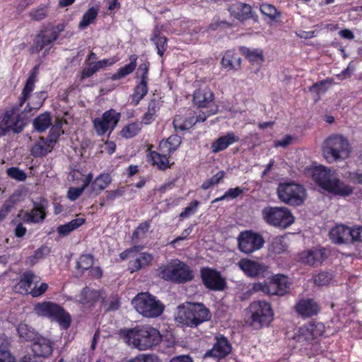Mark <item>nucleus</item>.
I'll use <instances>...</instances> for the list:
<instances>
[{"label":"nucleus","instance_id":"nucleus-56","mask_svg":"<svg viewBox=\"0 0 362 362\" xmlns=\"http://www.w3.org/2000/svg\"><path fill=\"white\" fill-rule=\"evenodd\" d=\"M311 334H312V332H310V330L309 325L302 327L299 329V334L298 336V340L299 341L313 340L315 339V337Z\"/></svg>","mask_w":362,"mask_h":362},{"label":"nucleus","instance_id":"nucleus-7","mask_svg":"<svg viewBox=\"0 0 362 362\" xmlns=\"http://www.w3.org/2000/svg\"><path fill=\"white\" fill-rule=\"evenodd\" d=\"M250 325L255 329L267 326L273 320V311L269 303L264 300L252 302L249 307Z\"/></svg>","mask_w":362,"mask_h":362},{"label":"nucleus","instance_id":"nucleus-27","mask_svg":"<svg viewBox=\"0 0 362 362\" xmlns=\"http://www.w3.org/2000/svg\"><path fill=\"white\" fill-rule=\"evenodd\" d=\"M214 95L213 92L209 88L197 90L194 93V103L199 107H205L208 103L213 101Z\"/></svg>","mask_w":362,"mask_h":362},{"label":"nucleus","instance_id":"nucleus-25","mask_svg":"<svg viewBox=\"0 0 362 362\" xmlns=\"http://www.w3.org/2000/svg\"><path fill=\"white\" fill-rule=\"evenodd\" d=\"M228 11L235 18L240 21H245L251 18V6L243 3H236L228 7Z\"/></svg>","mask_w":362,"mask_h":362},{"label":"nucleus","instance_id":"nucleus-40","mask_svg":"<svg viewBox=\"0 0 362 362\" xmlns=\"http://www.w3.org/2000/svg\"><path fill=\"white\" fill-rule=\"evenodd\" d=\"M98 8L95 7L90 8L83 16L81 21L78 24V28L81 30L87 28L92 23L98 16Z\"/></svg>","mask_w":362,"mask_h":362},{"label":"nucleus","instance_id":"nucleus-62","mask_svg":"<svg viewBox=\"0 0 362 362\" xmlns=\"http://www.w3.org/2000/svg\"><path fill=\"white\" fill-rule=\"evenodd\" d=\"M149 68V62H144L139 65L137 74L140 75L141 80L148 81V73Z\"/></svg>","mask_w":362,"mask_h":362},{"label":"nucleus","instance_id":"nucleus-6","mask_svg":"<svg viewBox=\"0 0 362 362\" xmlns=\"http://www.w3.org/2000/svg\"><path fill=\"white\" fill-rule=\"evenodd\" d=\"M158 271L159 276L164 280L178 284L189 281L194 277L193 271L182 262L160 267Z\"/></svg>","mask_w":362,"mask_h":362},{"label":"nucleus","instance_id":"nucleus-22","mask_svg":"<svg viewBox=\"0 0 362 362\" xmlns=\"http://www.w3.org/2000/svg\"><path fill=\"white\" fill-rule=\"evenodd\" d=\"M40 280V277L35 275L32 271H26L21 276V279L15 286V289L17 292L21 293H30L29 288L31 285L33 283H38Z\"/></svg>","mask_w":362,"mask_h":362},{"label":"nucleus","instance_id":"nucleus-4","mask_svg":"<svg viewBox=\"0 0 362 362\" xmlns=\"http://www.w3.org/2000/svg\"><path fill=\"white\" fill-rule=\"evenodd\" d=\"M351 151L349 141L341 134H332L324 142L322 153L328 163L344 160Z\"/></svg>","mask_w":362,"mask_h":362},{"label":"nucleus","instance_id":"nucleus-64","mask_svg":"<svg viewBox=\"0 0 362 362\" xmlns=\"http://www.w3.org/2000/svg\"><path fill=\"white\" fill-rule=\"evenodd\" d=\"M97 67H95L93 64H90L88 67L83 69L81 76V80L90 77L97 72Z\"/></svg>","mask_w":362,"mask_h":362},{"label":"nucleus","instance_id":"nucleus-19","mask_svg":"<svg viewBox=\"0 0 362 362\" xmlns=\"http://www.w3.org/2000/svg\"><path fill=\"white\" fill-rule=\"evenodd\" d=\"M238 265L247 276L250 277L257 276L265 270L264 264L248 259H241Z\"/></svg>","mask_w":362,"mask_h":362},{"label":"nucleus","instance_id":"nucleus-2","mask_svg":"<svg viewBox=\"0 0 362 362\" xmlns=\"http://www.w3.org/2000/svg\"><path fill=\"white\" fill-rule=\"evenodd\" d=\"M313 178L320 187L334 194L346 197L353 192L351 187L342 182L330 168L324 166L315 168Z\"/></svg>","mask_w":362,"mask_h":362},{"label":"nucleus","instance_id":"nucleus-17","mask_svg":"<svg viewBox=\"0 0 362 362\" xmlns=\"http://www.w3.org/2000/svg\"><path fill=\"white\" fill-rule=\"evenodd\" d=\"M47 202L43 199L40 203L33 202V208L30 211H26L23 214V210H21L18 215L22 216V220L25 223H37L42 221L46 217Z\"/></svg>","mask_w":362,"mask_h":362},{"label":"nucleus","instance_id":"nucleus-13","mask_svg":"<svg viewBox=\"0 0 362 362\" xmlns=\"http://www.w3.org/2000/svg\"><path fill=\"white\" fill-rule=\"evenodd\" d=\"M237 240L239 250L245 254H250L259 250L264 243L263 237L252 230L241 232Z\"/></svg>","mask_w":362,"mask_h":362},{"label":"nucleus","instance_id":"nucleus-47","mask_svg":"<svg viewBox=\"0 0 362 362\" xmlns=\"http://www.w3.org/2000/svg\"><path fill=\"white\" fill-rule=\"evenodd\" d=\"M7 175L11 178L14 179L17 181L22 182L26 180V173L16 167H11L7 169Z\"/></svg>","mask_w":362,"mask_h":362},{"label":"nucleus","instance_id":"nucleus-21","mask_svg":"<svg viewBox=\"0 0 362 362\" xmlns=\"http://www.w3.org/2000/svg\"><path fill=\"white\" fill-rule=\"evenodd\" d=\"M350 228L343 225H337L329 231V235L331 240L335 244H348Z\"/></svg>","mask_w":362,"mask_h":362},{"label":"nucleus","instance_id":"nucleus-49","mask_svg":"<svg viewBox=\"0 0 362 362\" xmlns=\"http://www.w3.org/2000/svg\"><path fill=\"white\" fill-rule=\"evenodd\" d=\"M35 81L30 78L27 79L25 85L22 91V98L20 99V106H22L25 101L28 99L29 94L33 90Z\"/></svg>","mask_w":362,"mask_h":362},{"label":"nucleus","instance_id":"nucleus-48","mask_svg":"<svg viewBox=\"0 0 362 362\" xmlns=\"http://www.w3.org/2000/svg\"><path fill=\"white\" fill-rule=\"evenodd\" d=\"M134 69L133 64H127L124 66L119 69L118 71L110 77V78L113 81L121 79L132 73Z\"/></svg>","mask_w":362,"mask_h":362},{"label":"nucleus","instance_id":"nucleus-39","mask_svg":"<svg viewBox=\"0 0 362 362\" xmlns=\"http://www.w3.org/2000/svg\"><path fill=\"white\" fill-rule=\"evenodd\" d=\"M287 248L285 239L282 236H276L272 238L269 250L274 254H281Z\"/></svg>","mask_w":362,"mask_h":362},{"label":"nucleus","instance_id":"nucleus-15","mask_svg":"<svg viewBox=\"0 0 362 362\" xmlns=\"http://www.w3.org/2000/svg\"><path fill=\"white\" fill-rule=\"evenodd\" d=\"M120 118V114L110 110L103 115L101 119L97 118L93 121L94 127L99 135H103L109 129L112 130L116 127Z\"/></svg>","mask_w":362,"mask_h":362},{"label":"nucleus","instance_id":"nucleus-44","mask_svg":"<svg viewBox=\"0 0 362 362\" xmlns=\"http://www.w3.org/2000/svg\"><path fill=\"white\" fill-rule=\"evenodd\" d=\"M150 155L153 165H156L159 169L165 170L168 167V158L166 156L156 151H152Z\"/></svg>","mask_w":362,"mask_h":362},{"label":"nucleus","instance_id":"nucleus-20","mask_svg":"<svg viewBox=\"0 0 362 362\" xmlns=\"http://www.w3.org/2000/svg\"><path fill=\"white\" fill-rule=\"evenodd\" d=\"M33 352L42 358H47L52 353L53 349L51 341L45 337L38 336L31 345Z\"/></svg>","mask_w":362,"mask_h":362},{"label":"nucleus","instance_id":"nucleus-26","mask_svg":"<svg viewBox=\"0 0 362 362\" xmlns=\"http://www.w3.org/2000/svg\"><path fill=\"white\" fill-rule=\"evenodd\" d=\"M239 140L238 136L233 133H228L225 136L219 137L211 145L212 151L218 153L227 148L230 144Z\"/></svg>","mask_w":362,"mask_h":362},{"label":"nucleus","instance_id":"nucleus-14","mask_svg":"<svg viewBox=\"0 0 362 362\" xmlns=\"http://www.w3.org/2000/svg\"><path fill=\"white\" fill-rule=\"evenodd\" d=\"M200 274L202 282L207 288L216 291H221L226 288V279L217 270L204 267L201 269Z\"/></svg>","mask_w":362,"mask_h":362},{"label":"nucleus","instance_id":"nucleus-51","mask_svg":"<svg viewBox=\"0 0 362 362\" xmlns=\"http://www.w3.org/2000/svg\"><path fill=\"white\" fill-rule=\"evenodd\" d=\"M332 279L331 273L327 272H323L319 273L314 277V282L317 286H325L327 285Z\"/></svg>","mask_w":362,"mask_h":362},{"label":"nucleus","instance_id":"nucleus-36","mask_svg":"<svg viewBox=\"0 0 362 362\" xmlns=\"http://www.w3.org/2000/svg\"><path fill=\"white\" fill-rule=\"evenodd\" d=\"M182 139L177 134L171 135L168 139L163 141H160L159 144V148L162 150L165 148H168V151L170 152L175 151L177 147L180 145Z\"/></svg>","mask_w":362,"mask_h":362},{"label":"nucleus","instance_id":"nucleus-31","mask_svg":"<svg viewBox=\"0 0 362 362\" xmlns=\"http://www.w3.org/2000/svg\"><path fill=\"white\" fill-rule=\"evenodd\" d=\"M17 332L21 339L32 343L39 336L33 328L26 324H20L17 327Z\"/></svg>","mask_w":362,"mask_h":362},{"label":"nucleus","instance_id":"nucleus-12","mask_svg":"<svg viewBox=\"0 0 362 362\" xmlns=\"http://www.w3.org/2000/svg\"><path fill=\"white\" fill-rule=\"evenodd\" d=\"M18 108L6 110L1 123V129L4 132L12 131L14 133H20L26 125L24 112L19 114Z\"/></svg>","mask_w":362,"mask_h":362},{"label":"nucleus","instance_id":"nucleus-41","mask_svg":"<svg viewBox=\"0 0 362 362\" xmlns=\"http://www.w3.org/2000/svg\"><path fill=\"white\" fill-rule=\"evenodd\" d=\"M142 127V122H134L125 126L121 131V135L126 139L136 136Z\"/></svg>","mask_w":362,"mask_h":362},{"label":"nucleus","instance_id":"nucleus-50","mask_svg":"<svg viewBox=\"0 0 362 362\" xmlns=\"http://www.w3.org/2000/svg\"><path fill=\"white\" fill-rule=\"evenodd\" d=\"M225 173L223 170L218 171L216 175L210 179L206 180L202 185L203 189H208L211 186L218 184L224 177Z\"/></svg>","mask_w":362,"mask_h":362},{"label":"nucleus","instance_id":"nucleus-35","mask_svg":"<svg viewBox=\"0 0 362 362\" xmlns=\"http://www.w3.org/2000/svg\"><path fill=\"white\" fill-rule=\"evenodd\" d=\"M48 8V5L41 4L37 8H32L29 11L28 16L33 21H42L47 16Z\"/></svg>","mask_w":362,"mask_h":362},{"label":"nucleus","instance_id":"nucleus-60","mask_svg":"<svg viewBox=\"0 0 362 362\" xmlns=\"http://www.w3.org/2000/svg\"><path fill=\"white\" fill-rule=\"evenodd\" d=\"M233 52L228 50L223 55L221 59V64L224 67H229L230 69H236L235 66L233 64Z\"/></svg>","mask_w":362,"mask_h":362},{"label":"nucleus","instance_id":"nucleus-54","mask_svg":"<svg viewBox=\"0 0 362 362\" xmlns=\"http://www.w3.org/2000/svg\"><path fill=\"white\" fill-rule=\"evenodd\" d=\"M349 236V243L362 242V226L350 228Z\"/></svg>","mask_w":362,"mask_h":362},{"label":"nucleus","instance_id":"nucleus-46","mask_svg":"<svg viewBox=\"0 0 362 362\" xmlns=\"http://www.w3.org/2000/svg\"><path fill=\"white\" fill-rule=\"evenodd\" d=\"M157 109L158 107L156 101L154 100H151L148 103V110L143 117L142 123L144 122L145 124H149L151 123L153 120V116L157 112Z\"/></svg>","mask_w":362,"mask_h":362},{"label":"nucleus","instance_id":"nucleus-18","mask_svg":"<svg viewBox=\"0 0 362 362\" xmlns=\"http://www.w3.org/2000/svg\"><path fill=\"white\" fill-rule=\"evenodd\" d=\"M326 258L325 250L323 248L309 250L300 254L301 262L310 266L320 265Z\"/></svg>","mask_w":362,"mask_h":362},{"label":"nucleus","instance_id":"nucleus-63","mask_svg":"<svg viewBox=\"0 0 362 362\" xmlns=\"http://www.w3.org/2000/svg\"><path fill=\"white\" fill-rule=\"evenodd\" d=\"M325 81H321L320 82H317L314 83L313 86H311L309 88L310 91L311 92H315L317 95H320L321 93H324L327 88H325Z\"/></svg>","mask_w":362,"mask_h":362},{"label":"nucleus","instance_id":"nucleus-11","mask_svg":"<svg viewBox=\"0 0 362 362\" xmlns=\"http://www.w3.org/2000/svg\"><path fill=\"white\" fill-rule=\"evenodd\" d=\"M290 286L288 278L279 274L273 276L268 283L255 284L253 289L255 291H261L269 296H282L289 291Z\"/></svg>","mask_w":362,"mask_h":362},{"label":"nucleus","instance_id":"nucleus-34","mask_svg":"<svg viewBox=\"0 0 362 362\" xmlns=\"http://www.w3.org/2000/svg\"><path fill=\"white\" fill-rule=\"evenodd\" d=\"M93 257L91 255H82L76 262V269L81 276L83 272L93 265Z\"/></svg>","mask_w":362,"mask_h":362},{"label":"nucleus","instance_id":"nucleus-5","mask_svg":"<svg viewBox=\"0 0 362 362\" xmlns=\"http://www.w3.org/2000/svg\"><path fill=\"white\" fill-rule=\"evenodd\" d=\"M136 310L146 317H157L163 310L164 305L148 293H140L132 302Z\"/></svg>","mask_w":362,"mask_h":362},{"label":"nucleus","instance_id":"nucleus-9","mask_svg":"<svg viewBox=\"0 0 362 362\" xmlns=\"http://www.w3.org/2000/svg\"><path fill=\"white\" fill-rule=\"evenodd\" d=\"M304 187L293 182L280 183L277 188L279 199L288 204L300 205L305 197Z\"/></svg>","mask_w":362,"mask_h":362},{"label":"nucleus","instance_id":"nucleus-10","mask_svg":"<svg viewBox=\"0 0 362 362\" xmlns=\"http://www.w3.org/2000/svg\"><path fill=\"white\" fill-rule=\"evenodd\" d=\"M38 315L48 317L57 321L63 328H67L71 323L70 315L59 305L52 302H43L35 306Z\"/></svg>","mask_w":362,"mask_h":362},{"label":"nucleus","instance_id":"nucleus-61","mask_svg":"<svg viewBox=\"0 0 362 362\" xmlns=\"http://www.w3.org/2000/svg\"><path fill=\"white\" fill-rule=\"evenodd\" d=\"M84 189L82 186L81 187H70L67 197L70 200L75 201L81 196Z\"/></svg>","mask_w":362,"mask_h":362},{"label":"nucleus","instance_id":"nucleus-59","mask_svg":"<svg viewBox=\"0 0 362 362\" xmlns=\"http://www.w3.org/2000/svg\"><path fill=\"white\" fill-rule=\"evenodd\" d=\"M346 177L356 185H362V170L349 172Z\"/></svg>","mask_w":362,"mask_h":362},{"label":"nucleus","instance_id":"nucleus-33","mask_svg":"<svg viewBox=\"0 0 362 362\" xmlns=\"http://www.w3.org/2000/svg\"><path fill=\"white\" fill-rule=\"evenodd\" d=\"M240 53L245 55L250 62H259L264 61V57L262 51L257 49L250 50L248 47L241 46L239 48Z\"/></svg>","mask_w":362,"mask_h":362},{"label":"nucleus","instance_id":"nucleus-52","mask_svg":"<svg viewBox=\"0 0 362 362\" xmlns=\"http://www.w3.org/2000/svg\"><path fill=\"white\" fill-rule=\"evenodd\" d=\"M243 192V189L240 187L230 188L228 191L226 192V193L223 196H221L218 198H216L214 201V202L223 200L228 197H230L231 199H235V198L238 197L240 194H242Z\"/></svg>","mask_w":362,"mask_h":362},{"label":"nucleus","instance_id":"nucleus-45","mask_svg":"<svg viewBox=\"0 0 362 362\" xmlns=\"http://www.w3.org/2000/svg\"><path fill=\"white\" fill-rule=\"evenodd\" d=\"M259 9L264 15L268 16L271 20H275L281 15V13L278 11L276 8L269 4H262Z\"/></svg>","mask_w":362,"mask_h":362},{"label":"nucleus","instance_id":"nucleus-1","mask_svg":"<svg viewBox=\"0 0 362 362\" xmlns=\"http://www.w3.org/2000/svg\"><path fill=\"white\" fill-rule=\"evenodd\" d=\"M135 348L147 350L158 345L162 341L160 332L148 325L137 326L134 329H123L119 332Z\"/></svg>","mask_w":362,"mask_h":362},{"label":"nucleus","instance_id":"nucleus-42","mask_svg":"<svg viewBox=\"0 0 362 362\" xmlns=\"http://www.w3.org/2000/svg\"><path fill=\"white\" fill-rule=\"evenodd\" d=\"M111 182V177L109 174H101L96 177L92 184L93 190H103Z\"/></svg>","mask_w":362,"mask_h":362},{"label":"nucleus","instance_id":"nucleus-55","mask_svg":"<svg viewBox=\"0 0 362 362\" xmlns=\"http://www.w3.org/2000/svg\"><path fill=\"white\" fill-rule=\"evenodd\" d=\"M199 205V202L197 200H194L191 202L189 205L185 208L184 211H182L180 214V217L185 218L189 217V216L194 214L197 209Z\"/></svg>","mask_w":362,"mask_h":362},{"label":"nucleus","instance_id":"nucleus-30","mask_svg":"<svg viewBox=\"0 0 362 362\" xmlns=\"http://www.w3.org/2000/svg\"><path fill=\"white\" fill-rule=\"evenodd\" d=\"M51 122L52 117L50 113L45 112L38 115L33 120V127L37 132L42 133L49 127Z\"/></svg>","mask_w":362,"mask_h":362},{"label":"nucleus","instance_id":"nucleus-3","mask_svg":"<svg viewBox=\"0 0 362 362\" xmlns=\"http://www.w3.org/2000/svg\"><path fill=\"white\" fill-rule=\"evenodd\" d=\"M178 308L177 319L180 323L187 327H196L211 319L209 310L201 303L187 302Z\"/></svg>","mask_w":362,"mask_h":362},{"label":"nucleus","instance_id":"nucleus-58","mask_svg":"<svg viewBox=\"0 0 362 362\" xmlns=\"http://www.w3.org/2000/svg\"><path fill=\"white\" fill-rule=\"evenodd\" d=\"M309 327L310 332H312L311 334L314 336L315 339L322 335L324 332V325L322 323L313 322L309 324Z\"/></svg>","mask_w":362,"mask_h":362},{"label":"nucleus","instance_id":"nucleus-29","mask_svg":"<svg viewBox=\"0 0 362 362\" xmlns=\"http://www.w3.org/2000/svg\"><path fill=\"white\" fill-rule=\"evenodd\" d=\"M152 260L151 255L142 252L134 260L129 262V268L132 272L138 271L150 264Z\"/></svg>","mask_w":362,"mask_h":362},{"label":"nucleus","instance_id":"nucleus-8","mask_svg":"<svg viewBox=\"0 0 362 362\" xmlns=\"http://www.w3.org/2000/svg\"><path fill=\"white\" fill-rule=\"evenodd\" d=\"M263 219L269 225L286 228L294 222V217L286 207L267 206L262 209Z\"/></svg>","mask_w":362,"mask_h":362},{"label":"nucleus","instance_id":"nucleus-28","mask_svg":"<svg viewBox=\"0 0 362 362\" xmlns=\"http://www.w3.org/2000/svg\"><path fill=\"white\" fill-rule=\"evenodd\" d=\"M151 41L153 42L157 49V53L160 57H163L167 49L168 39L165 36L160 35V31L156 28L153 30Z\"/></svg>","mask_w":362,"mask_h":362},{"label":"nucleus","instance_id":"nucleus-43","mask_svg":"<svg viewBox=\"0 0 362 362\" xmlns=\"http://www.w3.org/2000/svg\"><path fill=\"white\" fill-rule=\"evenodd\" d=\"M150 228V225L148 222L145 221L141 223L134 230L132 234V240L133 242L136 243L139 240L144 239L146 236Z\"/></svg>","mask_w":362,"mask_h":362},{"label":"nucleus","instance_id":"nucleus-32","mask_svg":"<svg viewBox=\"0 0 362 362\" xmlns=\"http://www.w3.org/2000/svg\"><path fill=\"white\" fill-rule=\"evenodd\" d=\"M147 83L148 81L141 80L140 83L135 87L134 92L132 96V103L134 105H138L139 101L147 94Z\"/></svg>","mask_w":362,"mask_h":362},{"label":"nucleus","instance_id":"nucleus-37","mask_svg":"<svg viewBox=\"0 0 362 362\" xmlns=\"http://www.w3.org/2000/svg\"><path fill=\"white\" fill-rule=\"evenodd\" d=\"M8 341L0 337V362H16V358L8 350Z\"/></svg>","mask_w":362,"mask_h":362},{"label":"nucleus","instance_id":"nucleus-57","mask_svg":"<svg viewBox=\"0 0 362 362\" xmlns=\"http://www.w3.org/2000/svg\"><path fill=\"white\" fill-rule=\"evenodd\" d=\"M47 46L44 40V39L42 37V33H39L35 40V42L33 43V45L30 48L31 52H38L40 50H42L44 47Z\"/></svg>","mask_w":362,"mask_h":362},{"label":"nucleus","instance_id":"nucleus-24","mask_svg":"<svg viewBox=\"0 0 362 362\" xmlns=\"http://www.w3.org/2000/svg\"><path fill=\"white\" fill-rule=\"evenodd\" d=\"M296 312L304 317H310L318 313L317 304L313 299H302L295 306Z\"/></svg>","mask_w":362,"mask_h":362},{"label":"nucleus","instance_id":"nucleus-38","mask_svg":"<svg viewBox=\"0 0 362 362\" xmlns=\"http://www.w3.org/2000/svg\"><path fill=\"white\" fill-rule=\"evenodd\" d=\"M100 298L99 291L90 290L88 287H85L81 293L80 302L81 303H94Z\"/></svg>","mask_w":362,"mask_h":362},{"label":"nucleus","instance_id":"nucleus-23","mask_svg":"<svg viewBox=\"0 0 362 362\" xmlns=\"http://www.w3.org/2000/svg\"><path fill=\"white\" fill-rule=\"evenodd\" d=\"M56 141L57 139H50L47 141L44 138L40 137V140L31 148L30 154L35 158L45 156L52 151Z\"/></svg>","mask_w":362,"mask_h":362},{"label":"nucleus","instance_id":"nucleus-16","mask_svg":"<svg viewBox=\"0 0 362 362\" xmlns=\"http://www.w3.org/2000/svg\"><path fill=\"white\" fill-rule=\"evenodd\" d=\"M216 339V343L211 349L206 351L204 354V358H211L214 361H218L219 359L226 357L231 351V345L226 337L221 336Z\"/></svg>","mask_w":362,"mask_h":362},{"label":"nucleus","instance_id":"nucleus-53","mask_svg":"<svg viewBox=\"0 0 362 362\" xmlns=\"http://www.w3.org/2000/svg\"><path fill=\"white\" fill-rule=\"evenodd\" d=\"M127 362H160V360L154 354H140Z\"/></svg>","mask_w":362,"mask_h":362}]
</instances>
